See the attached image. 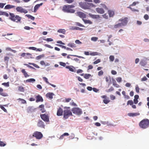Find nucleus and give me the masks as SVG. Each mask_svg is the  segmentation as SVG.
I'll return each mask as SVG.
<instances>
[{
  "label": "nucleus",
  "instance_id": "obj_1",
  "mask_svg": "<svg viewBox=\"0 0 149 149\" xmlns=\"http://www.w3.org/2000/svg\"><path fill=\"white\" fill-rule=\"evenodd\" d=\"M75 7L74 5H65L62 8V10L64 12L68 13H74L75 12V10L72 8Z\"/></svg>",
  "mask_w": 149,
  "mask_h": 149
},
{
  "label": "nucleus",
  "instance_id": "obj_2",
  "mask_svg": "<svg viewBox=\"0 0 149 149\" xmlns=\"http://www.w3.org/2000/svg\"><path fill=\"white\" fill-rule=\"evenodd\" d=\"M64 108L63 118L66 119L68 118L69 116L73 115L72 112V111L70 110V107H65Z\"/></svg>",
  "mask_w": 149,
  "mask_h": 149
},
{
  "label": "nucleus",
  "instance_id": "obj_3",
  "mask_svg": "<svg viewBox=\"0 0 149 149\" xmlns=\"http://www.w3.org/2000/svg\"><path fill=\"white\" fill-rule=\"evenodd\" d=\"M139 125L141 128H147L149 127V120L148 119H143L139 123Z\"/></svg>",
  "mask_w": 149,
  "mask_h": 149
},
{
  "label": "nucleus",
  "instance_id": "obj_4",
  "mask_svg": "<svg viewBox=\"0 0 149 149\" xmlns=\"http://www.w3.org/2000/svg\"><path fill=\"white\" fill-rule=\"evenodd\" d=\"M9 19L12 21L17 22L20 21L21 17L19 15H15V14L12 13H9Z\"/></svg>",
  "mask_w": 149,
  "mask_h": 149
},
{
  "label": "nucleus",
  "instance_id": "obj_5",
  "mask_svg": "<svg viewBox=\"0 0 149 149\" xmlns=\"http://www.w3.org/2000/svg\"><path fill=\"white\" fill-rule=\"evenodd\" d=\"M32 136L37 139H40L42 138L43 135L40 132L35 131L33 133Z\"/></svg>",
  "mask_w": 149,
  "mask_h": 149
},
{
  "label": "nucleus",
  "instance_id": "obj_6",
  "mask_svg": "<svg viewBox=\"0 0 149 149\" xmlns=\"http://www.w3.org/2000/svg\"><path fill=\"white\" fill-rule=\"evenodd\" d=\"M71 111L73 113L77 115H80L82 113V111L81 109L78 107H74L73 108Z\"/></svg>",
  "mask_w": 149,
  "mask_h": 149
},
{
  "label": "nucleus",
  "instance_id": "obj_7",
  "mask_svg": "<svg viewBox=\"0 0 149 149\" xmlns=\"http://www.w3.org/2000/svg\"><path fill=\"white\" fill-rule=\"evenodd\" d=\"M16 10L17 12L21 13H24L26 14L28 13V11L27 10L23 8L21 6H18L16 8Z\"/></svg>",
  "mask_w": 149,
  "mask_h": 149
},
{
  "label": "nucleus",
  "instance_id": "obj_8",
  "mask_svg": "<svg viewBox=\"0 0 149 149\" xmlns=\"http://www.w3.org/2000/svg\"><path fill=\"white\" fill-rule=\"evenodd\" d=\"M119 22H121V24L123 26H124L126 25L128 22V18L127 17H125L124 18L120 19L118 20Z\"/></svg>",
  "mask_w": 149,
  "mask_h": 149
},
{
  "label": "nucleus",
  "instance_id": "obj_9",
  "mask_svg": "<svg viewBox=\"0 0 149 149\" xmlns=\"http://www.w3.org/2000/svg\"><path fill=\"white\" fill-rule=\"evenodd\" d=\"M95 5L93 4V3H86L84 9H90L93 7H95Z\"/></svg>",
  "mask_w": 149,
  "mask_h": 149
},
{
  "label": "nucleus",
  "instance_id": "obj_10",
  "mask_svg": "<svg viewBox=\"0 0 149 149\" xmlns=\"http://www.w3.org/2000/svg\"><path fill=\"white\" fill-rule=\"evenodd\" d=\"M40 116L41 119L45 122H48L49 121V117L46 114H41Z\"/></svg>",
  "mask_w": 149,
  "mask_h": 149
},
{
  "label": "nucleus",
  "instance_id": "obj_11",
  "mask_svg": "<svg viewBox=\"0 0 149 149\" xmlns=\"http://www.w3.org/2000/svg\"><path fill=\"white\" fill-rule=\"evenodd\" d=\"M101 97L104 99L103 100V102L106 104H107L110 101L109 98L107 97L106 95L102 96H101Z\"/></svg>",
  "mask_w": 149,
  "mask_h": 149
},
{
  "label": "nucleus",
  "instance_id": "obj_12",
  "mask_svg": "<svg viewBox=\"0 0 149 149\" xmlns=\"http://www.w3.org/2000/svg\"><path fill=\"white\" fill-rule=\"evenodd\" d=\"M78 15L80 18L84 19L86 18V15L84 13L81 12H77Z\"/></svg>",
  "mask_w": 149,
  "mask_h": 149
},
{
  "label": "nucleus",
  "instance_id": "obj_13",
  "mask_svg": "<svg viewBox=\"0 0 149 149\" xmlns=\"http://www.w3.org/2000/svg\"><path fill=\"white\" fill-rule=\"evenodd\" d=\"M36 102H42L43 101V99L42 97L39 95H38L36 96Z\"/></svg>",
  "mask_w": 149,
  "mask_h": 149
},
{
  "label": "nucleus",
  "instance_id": "obj_14",
  "mask_svg": "<svg viewBox=\"0 0 149 149\" xmlns=\"http://www.w3.org/2000/svg\"><path fill=\"white\" fill-rule=\"evenodd\" d=\"M43 4V3H41L39 4H37L36 5L34 8L33 12L36 13L37 10L40 7L42 6Z\"/></svg>",
  "mask_w": 149,
  "mask_h": 149
},
{
  "label": "nucleus",
  "instance_id": "obj_15",
  "mask_svg": "<svg viewBox=\"0 0 149 149\" xmlns=\"http://www.w3.org/2000/svg\"><path fill=\"white\" fill-rule=\"evenodd\" d=\"M63 111L62 109L60 107L58 108L57 112V115L58 116H60L63 115Z\"/></svg>",
  "mask_w": 149,
  "mask_h": 149
},
{
  "label": "nucleus",
  "instance_id": "obj_16",
  "mask_svg": "<svg viewBox=\"0 0 149 149\" xmlns=\"http://www.w3.org/2000/svg\"><path fill=\"white\" fill-rule=\"evenodd\" d=\"M37 126L38 127L44 128L45 125H44V122L41 120H39L37 123Z\"/></svg>",
  "mask_w": 149,
  "mask_h": 149
},
{
  "label": "nucleus",
  "instance_id": "obj_17",
  "mask_svg": "<svg viewBox=\"0 0 149 149\" xmlns=\"http://www.w3.org/2000/svg\"><path fill=\"white\" fill-rule=\"evenodd\" d=\"M96 10L97 12L98 13L100 14H103L104 13V10L101 8H96Z\"/></svg>",
  "mask_w": 149,
  "mask_h": 149
},
{
  "label": "nucleus",
  "instance_id": "obj_18",
  "mask_svg": "<svg viewBox=\"0 0 149 149\" xmlns=\"http://www.w3.org/2000/svg\"><path fill=\"white\" fill-rule=\"evenodd\" d=\"M54 95V93H48L46 94V97L50 99H52L53 98V96Z\"/></svg>",
  "mask_w": 149,
  "mask_h": 149
},
{
  "label": "nucleus",
  "instance_id": "obj_19",
  "mask_svg": "<svg viewBox=\"0 0 149 149\" xmlns=\"http://www.w3.org/2000/svg\"><path fill=\"white\" fill-rule=\"evenodd\" d=\"M108 12L109 17H113L115 14V13L113 11L109 10Z\"/></svg>",
  "mask_w": 149,
  "mask_h": 149
},
{
  "label": "nucleus",
  "instance_id": "obj_20",
  "mask_svg": "<svg viewBox=\"0 0 149 149\" xmlns=\"http://www.w3.org/2000/svg\"><path fill=\"white\" fill-rule=\"evenodd\" d=\"M65 68L69 69V70L71 72H74V69H75V68L72 66H67Z\"/></svg>",
  "mask_w": 149,
  "mask_h": 149
},
{
  "label": "nucleus",
  "instance_id": "obj_21",
  "mask_svg": "<svg viewBox=\"0 0 149 149\" xmlns=\"http://www.w3.org/2000/svg\"><path fill=\"white\" fill-rule=\"evenodd\" d=\"M134 103L135 104H137L138 102V99L139 98V95H135L134 96Z\"/></svg>",
  "mask_w": 149,
  "mask_h": 149
},
{
  "label": "nucleus",
  "instance_id": "obj_22",
  "mask_svg": "<svg viewBox=\"0 0 149 149\" xmlns=\"http://www.w3.org/2000/svg\"><path fill=\"white\" fill-rule=\"evenodd\" d=\"M140 113H129L128 114V115L130 116L133 117L139 115Z\"/></svg>",
  "mask_w": 149,
  "mask_h": 149
},
{
  "label": "nucleus",
  "instance_id": "obj_23",
  "mask_svg": "<svg viewBox=\"0 0 149 149\" xmlns=\"http://www.w3.org/2000/svg\"><path fill=\"white\" fill-rule=\"evenodd\" d=\"M0 15H4L7 17H8L9 15V14L7 12L1 10H0Z\"/></svg>",
  "mask_w": 149,
  "mask_h": 149
},
{
  "label": "nucleus",
  "instance_id": "obj_24",
  "mask_svg": "<svg viewBox=\"0 0 149 149\" xmlns=\"http://www.w3.org/2000/svg\"><path fill=\"white\" fill-rule=\"evenodd\" d=\"M22 72L23 74L25 77H27L29 76L27 73L25 71V69H23L22 70Z\"/></svg>",
  "mask_w": 149,
  "mask_h": 149
},
{
  "label": "nucleus",
  "instance_id": "obj_25",
  "mask_svg": "<svg viewBox=\"0 0 149 149\" xmlns=\"http://www.w3.org/2000/svg\"><path fill=\"white\" fill-rule=\"evenodd\" d=\"M67 45L71 48H75L76 47V46L75 44L72 43H69Z\"/></svg>",
  "mask_w": 149,
  "mask_h": 149
},
{
  "label": "nucleus",
  "instance_id": "obj_26",
  "mask_svg": "<svg viewBox=\"0 0 149 149\" xmlns=\"http://www.w3.org/2000/svg\"><path fill=\"white\" fill-rule=\"evenodd\" d=\"M123 26L120 23H118L114 25L113 27L114 29L118 28Z\"/></svg>",
  "mask_w": 149,
  "mask_h": 149
},
{
  "label": "nucleus",
  "instance_id": "obj_27",
  "mask_svg": "<svg viewBox=\"0 0 149 149\" xmlns=\"http://www.w3.org/2000/svg\"><path fill=\"white\" fill-rule=\"evenodd\" d=\"M70 56H74V57H77L79 58H84V57H83L81 56H77L76 55H68L67 56V58L68 59L70 58Z\"/></svg>",
  "mask_w": 149,
  "mask_h": 149
},
{
  "label": "nucleus",
  "instance_id": "obj_28",
  "mask_svg": "<svg viewBox=\"0 0 149 149\" xmlns=\"http://www.w3.org/2000/svg\"><path fill=\"white\" fill-rule=\"evenodd\" d=\"M15 6L13 5H6L4 8L5 9H9L11 8H14Z\"/></svg>",
  "mask_w": 149,
  "mask_h": 149
},
{
  "label": "nucleus",
  "instance_id": "obj_29",
  "mask_svg": "<svg viewBox=\"0 0 149 149\" xmlns=\"http://www.w3.org/2000/svg\"><path fill=\"white\" fill-rule=\"evenodd\" d=\"M89 15L93 18L97 19L100 17L99 15H93L91 14H89Z\"/></svg>",
  "mask_w": 149,
  "mask_h": 149
},
{
  "label": "nucleus",
  "instance_id": "obj_30",
  "mask_svg": "<svg viewBox=\"0 0 149 149\" xmlns=\"http://www.w3.org/2000/svg\"><path fill=\"white\" fill-rule=\"evenodd\" d=\"M26 111L27 112L29 113L32 112L33 110L31 107H29L27 108Z\"/></svg>",
  "mask_w": 149,
  "mask_h": 149
},
{
  "label": "nucleus",
  "instance_id": "obj_31",
  "mask_svg": "<svg viewBox=\"0 0 149 149\" xmlns=\"http://www.w3.org/2000/svg\"><path fill=\"white\" fill-rule=\"evenodd\" d=\"M86 3V2H80L79 3V4L80 7L84 9Z\"/></svg>",
  "mask_w": 149,
  "mask_h": 149
},
{
  "label": "nucleus",
  "instance_id": "obj_32",
  "mask_svg": "<svg viewBox=\"0 0 149 149\" xmlns=\"http://www.w3.org/2000/svg\"><path fill=\"white\" fill-rule=\"evenodd\" d=\"M147 63L144 61L142 60L140 62V64L142 66H144L146 65Z\"/></svg>",
  "mask_w": 149,
  "mask_h": 149
},
{
  "label": "nucleus",
  "instance_id": "obj_33",
  "mask_svg": "<svg viewBox=\"0 0 149 149\" xmlns=\"http://www.w3.org/2000/svg\"><path fill=\"white\" fill-rule=\"evenodd\" d=\"M69 134L68 133H64L63 134H62V135H61L60 136V137L59 139H62L63 138V137L64 136H69Z\"/></svg>",
  "mask_w": 149,
  "mask_h": 149
},
{
  "label": "nucleus",
  "instance_id": "obj_34",
  "mask_svg": "<svg viewBox=\"0 0 149 149\" xmlns=\"http://www.w3.org/2000/svg\"><path fill=\"white\" fill-rule=\"evenodd\" d=\"M57 32L58 33L65 34V30L64 29H61L58 30Z\"/></svg>",
  "mask_w": 149,
  "mask_h": 149
},
{
  "label": "nucleus",
  "instance_id": "obj_35",
  "mask_svg": "<svg viewBox=\"0 0 149 149\" xmlns=\"http://www.w3.org/2000/svg\"><path fill=\"white\" fill-rule=\"evenodd\" d=\"M25 16L27 17L29 19H30L33 20H34L35 19V17L30 15L27 14Z\"/></svg>",
  "mask_w": 149,
  "mask_h": 149
},
{
  "label": "nucleus",
  "instance_id": "obj_36",
  "mask_svg": "<svg viewBox=\"0 0 149 149\" xmlns=\"http://www.w3.org/2000/svg\"><path fill=\"white\" fill-rule=\"evenodd\" d=\"M82 20L85 24H91L92 23V22L89 20H85L84 19H82Z\"/></svg>",
  "mask_w": 149,
  "mask_h": 149
},
{
  "label": "nucleus",
  "instance_id": "obj_37",
  "mask_svg": "<svg viewBox=\"0 0 149 149\" xmlns=\"http://www.w3.org/2000/svg\"><path fill=\"white\" fill-rule=\"evenodd\" d=\"M91 76V74H84V77L86 79H88Z\"/></svg>",
  "mask_w": 149,
  "mask_h": 149
},
{
  "label": "nucleus",
  "instance_id": "obj_38",
  "mask_svg": "<svg viewBox=\"0 0 149 149\" xmlns=\"http://www.w3.org/2000/svg\"><path fill=\"white\" fill-rule=\"evenodd\" d=\"M29 65H33L34 67H36L37 68H40V67L39 66H38V65H36V64L35 63H29Z\"/></svg>",
  "mask_w": 149,
  "mask_h": 149
},
{
  "label": "nucleus",
  "instance_id": "obj_39",
  "mask_svg": "<svg viewBox=\"0 0 149 149\" xmlns=\"http://www.w3.org/2000/svg\"><path fill=\"white\" fill-rule=\"evenodd\" d=\"M18 90L20 92H24V88L22 86H19L18 87Z\"/></svg>",
  "mask_w": 149,
  "mask_h": 149
},
{
  "label": "nucleus",
  "instance_id": "obj_40",
  "mask_svg": "<svg viewBox=\"0 0 149 149\" xmlns=\"http://www.w3.org/2000/svg\"><path fill=\"white\" fill-rule=\"evenodd\" d=\"M3 89L1 88H0V95L3 96H6V95L5 93H3L2 92H3Z\"/></svg>",
  "mask_w": 149,
  "mask_h": 149
},
{
  "label": "nucleus",
  "instance_id": "obj_41",
  "mask_svg": "<svg viewBox=\"0 0 149 149\" xmlns=\"http://www.w3.org/2000/svg\"><path fill=\"white\" fill-rule=\"evenodd\" d=\"M18 100H20L21 101V102H22L21 103L22 104H26V101L23 99L19 98L18 99Z\"/></svg>",
  "mask_w": 149,
  "mask_h": 149
},
{
  "label": "nucleus",
  "instance_id": "obj_42",
  "mask_svg": "<svg viewBox=\"0 0 149 149\" xmlns=\"http://www.w3.org/2000/svg\"><path fill=\"white\" fill-rule=\"evenodd\" d=\"M133 104V102L132 100H128L127 103V105L130 104V105H132Z\"/></svg>",
  "mask_w": 149,
  "mask_h": 149
},
{
  "label": "nucleus",
  "instance_id": "obj_43",
  "mask_svg": "<svg viewBox=\"0 0 149 149\" xmlns=\"http://www.w3.org/2000/svg\"><path fill=\"white\" fill-rule=\"evenodd\" d=\"M26 55H31V54L29 53H25L24 52V53H22L21 54V56L22 57H24L26 56Z\"/></svg>",
  "mask_w": 149,
  "mask_h": 149
},
{
  "label": "nucleus",
  "instance_id": "obj_44",
  "mask_svg": "<svg viewBox=\"0 0 149 149\" xmlns=\"http://www.w3.org/2000/svg\"><path fill=\"white\" fill-rule=\"evenodd\" d=\"M35 79H34L31 78L27 79L26 81L28 82H34L35 81Z\"/></svg>",
  "mask_w": 149,
  "mask_h": 149
},
{
  "label": "nucleus",
  "instance_id": "obj_45",
  "mask_svg": "<svg viewBox=\"0 0 149 149\" xmlns=\"http://www.w3.org/2000/svg\"><path fill=\"white\" fill-rule=\"evenodd\" d=\"M113 85L114 86L116 87V88H119L120 87V86L117 84L116 82L115 81V82H113Z\"/></svg>",
  "mask_w": 149,
  "mask_h": 149
},
{
  "label": "nucleus",
  "instance_id": "obj_46",
  "mask_svg": "<svg viewBox=\"0 0 149 149\" xmlns=\"http://www.w3.org/2000/svg\"><path fill=\"white\" fill-rule=\"evenodd\" d=\"M98 39V38L95 37H93L91 38V40L95 42L97 41Z\"/></svg>",
  "mask_w": 149,
  "mask_h": 149
},
{
  "label": "nucleus",
  "instance_id": "obj_47",
  "mask_svg": "<svg viewBox=\"0 0 149 149\" xmlns=\"http://www.w3.org/2000/svg\"><path fill=\"white\" fill-rule=\"evenodd\" d=\"M2 85L6 87H9V82L6 83H3L2 84Z\"/></svg>",
  "mask_w": 149,
  "mask_h": 149
},
{
  "label": "nucleus",
  "instance_id": "obj_48",
  "mask_svg": "<svg viewBox=\"0 0 149 149\" xmlns=\"http://www.w3.org/2000/svg\"><path fill=\"white\" fill-rule=\"evenodd\" d=\"M44 56V55L43 54L40 55L36 57V59L37 60H38L42 58Z\"/></svg>",
  "mask_w": 149,
  "mask_h": 149
},
{
  "label": "nucleus",
  "instance_id": "obj_49",
  "mask_svg": "<svg viewBox=\"0 0 149 149\" xmlns=\"http://www.w3.org/2000/svg\"><path fill=\"white\" fill-rule=\"evenodd\" d=\"M0 108L4 112H7V111L6 109L3 107L2 105H0Z\"/></svg>",
  "mask_w": 149,
  "mask_h": 149
},
{
  "label": "nucleus",
  "instance_id": "obj_50",
  "mask_svg": "<svg viewBox=\"0 0 149 149\" xmlns=\"http://www.w3.org/2000/svg\"><path fill=\"white\" fill-rule=\"evenodd\" d=\"M44 40L47 42H51L53 40L51 38L44 39Z\"/></svg>",
  "mask_w": 149,
  "mask_h": 149
},
{
  "label": "nucleus",
  "instance_id": "obj_51",
  "mask_svg": "<svg viewBox=\"0 0 149 149\" xmlns=\"http://www.w3.org/2000/svg\"><path fill=\"white\" fill-rule=\"evenodd\" d=\"M64 1L68 3H72L74 1V0H64Z\"/></svg>",
  "mask_w": 149,
  "mask_h": 149
},
{
  "label": "nucleus",
  "instance_id": "obj_52",
  "mask_svg": "<svg viewBox=\"0 0 149 149\" xmlns=\"http://www.w3.org/2000/svg\"><path fill=\"white\" fill-rule=\"evenodd\" d=\"M73 29L74 30H83V29L80 28L79 27H78L75 26L73 28Z\"/></svg>",
  "mask_w": 149,
  "mask_h": 149
},
{
  "label": "nucleus",
  "instance_id": "obj_53",
  "mask_svg": "<svg viewBox=\"0 0 149 149\" xmlns=\"http://www.w3.org/2000/svg\"><path fill=\"white\" fill-rule=\"evenodd\" d=\"M102 16L104 18L106 19H108V16L106 13H105L104 14L102 15Z\"/></svg>",
  "mask_w": 149,
  "mask_h": 149
},
{
  "label": "nucleus",
  "instance_id": "obj_54",
  "mask_svg": "<svg viewBox=\"0 0 149 149\" xmlns=\"http://www.w3.org/2000/svg\"><path fill=\"white\" fill-rule=\"evenodd\" d=\"M42 79L44 81L47 83L49 84V83L48 81V79L46 77H43Z\"/></svg>",
  "mask_w": 149,
  "mask_h": 149
},
{
  "label": "nucleus",
  "instance_id": "obj_55",
  "mask_svg": "<svg viewBox=\"0 0 149 149\" xmlns=\"http://www.w3.org/2000/svg\"><path fill=\"white\" fill-rule=\"evenodd\" d=\"M97 52H92L90 53V55L91 56H95L97 55Z\"/></svg>",
  "mask_w": 149,
  "mask_h": 149
},
{
  "label": "nucleus",
  "instance_id": "obj_56",
  "mask_svg": "<svg viewBox=\"0 0 149 149\" xmlns=\"http://www.w3.org/2000/svg\"><path fill=\"white\" fill-rule=\"evenodd\" d=\"M109 58L110 61H113L114 59V57L113 56L111 55L109 56Z\"/></svg>",
  "mask_w": 149,
  "mask_h": 149
},
{
  "label": "nucleus",
  "instance_id": "obj_57",
  "mask_svg": "<svg viewBox=\"0 0 149 149\" xmlns=\"http://www.w3.org/2000/svg\"><path fill=\"white\" fill-rule=\"evenodd\" d=\"M127 8H129L130 9V10L132 11H133V12L138 11V10L136 9H134V8H132L130 6H129V7H127Z\"/></svg>",
  "mask_w": 149,
  "mask_h": 149
},
{
  "label": "nucleus",
  "instance_id": "obj_58",
  "mask_svg": "<svg viewBox=\"0 0 149 149\" xmlns=\"http://www.w3.org/2000/svg\"><path fill=\"white\" fill-rule=\"evenodd\" d=\"M71 100V98H66L65 99V102H68Z\"/></svg>",
  "mask_w": 149,
  "mask_h": 149
},
{
  "label": "nucleus",
  "instance_id": "obj_59",
  "mask_svg": "<svg viewBox=\"0 0 149 149\" xmlns=\"http://www.w3.org/2000/svg\"><path fill=\"white\" fill-rule=\"evenodd\" d=\"M70 104L71 105L74 106H77V104L73 102L72 100V101L70 103Z\"/></svg>",
  "mask_w": 149,
  "mask_h": 149
},
{
  "label": "nucleus",
  "instance_id": "obj_60",
  "mask_svg": "<svg viewBox=\"0 0 149 149\" xmlns=\"http://www.w3.org/2000/svg\"><path fill=\"white\" fill-rule=\"evenodd\" d=\"M104 72L102 70H100L98 72V75L101 76L103 74Z\"/></svg>",
  "mask_w": 149,
  "mask_h": 149
},
{
  "label": "nucleus",
  "instance_id": "obj_61",
  "mask_svg": "<svg viewBox=\"0 0 149 149\" xmlns=\"http://www.w3.org/2000/svg\"><path fill=\"white\" fill-rule=\"evenodd\" d=\"M76 25L77 26H79L80 27H84V25H83L82 24H80V23H79V22H76Z\"/></svg>",
  "mask_w": 149,
  "mask_h": 149
},
{
  "label": "nucleus",
  "instance_id": "obj_62",
  "mask_svg": "<svg viewBox=\"0 0 149 149\" xmlns=\"http://www.w3.org/2000/svg\"><path fill=\"white\" fill-rule=\"evenodd\" d=\"M59 64L60 65L63 67H65L66 66L65 63L62 62H60L59 63Z\"/></svg>",
  "mask_w": 149,
  "mask_h": 149
},
{
  "label": "nucleus",
  "instance_id": "obj_63",
  "mask_svg": "<svg viewBox=\"0 0 149 149\" xmlns=\"http://www.w3.org/2000/svg\"><path fill=\"white\" fill-rule=\"evenodd\" d=\"M110 99L111 100H113L116 99V97L113 95H110Z\"/></svg>",
  "mask_w": 149,
  "mask_h": 149
},
{
  "label": "nucleus",
  "instance_id": "obj_64",
  "mask_svg": "<svg viewBox=\"0 0 149 149\" xmlns=\"http://www.w3.org/2000/svg\"><path fill=\"white\" fill-rule=\"evenodd\" d=\"M116 80L118 82H120L122 81V78L120 77H118L116 79Z\"/></svg>",
  "mask_w": 149,
  "mask_h": 149
}]
</instances>
